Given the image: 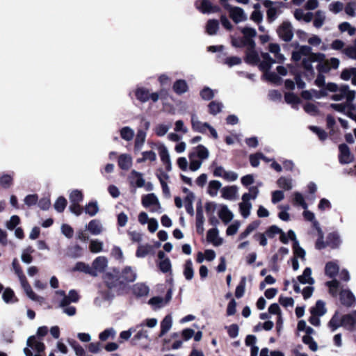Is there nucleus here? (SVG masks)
<instances>
[{
  "mask_svg": "<svg viewBox=\"0 0 356 356\" xmlns=\"http://www.w3.org/2000/svg\"><path fill=\"white\" fill-rule=\"evenodd\" d=\"M325 88L332 92H334L331 99L334 101H341L346 99L348 104H351V102L355 98V91L350 89L348 85H341L339 87L334 83H328L325 86Z\"/></svg>",
  "mask_w": 356,
  "mask_h": 356,
  "instance_id": "obj_1",
  "label": "nucleus"
},
{
  "mask_svg": "<svg viewBox=\"0 0 356 356\" xmlns=\"http://www.w3.org/2000/svg\"><path fill=\"white\" fill-rule=\"evenodd\" d=\"M268 50L274 58H271L268 53H261V62L259 63L261 70H270L273 63H282L285 60L284 56L280 53V47L276 43H270Z\"/></svg>",
  "mask_w": 356,
  "mask_h": 356,
  "instance_id": "obj_2",
  "label": "nucleus"
},
{
  "mask_svg": "<svg viewBox=\"0 0 356 356\" xmlns=\"http://www.w3.org/2000/svg\"><path fill=\"white\" fill-rule=\"evenodd\" d=\"M12 266L15 273L17 275L20 284L24 289L26 296L32 300L38 302L42 304L44 302V298L36 295L29 284L26 276L24 275L17 259H14L12 262Z\"/></svg>",
  "mask_w": 356,
  "mask_h": 356,
  "instance_id": "obj_3",
  "label": "nucleus"
},
{
  "mask_svg": "<svg viewBox=\"0 0 356 356\" xmlns=\"http://www.w3.org/2000/svg\"><path fill=\"white\" fill-rule=\"evenodd\" d=\"M209 156V151L205 146L199 145L195 147L188 154L190 170L193 172L199 170Z\"/></svg>",
  "mask_w": 356,
  "mask_h": 356,
  "instance_id": "obj_4",
  "label": "nucleus"
},
{
  "mask_svg": "<svg viewBox=\"0 0 356 356\" xmlns=\"http://www.w3.org/2000/svg\"><path fill=\"white\" fill-rule=\"evenodd\" d=\"M259 193V191L257 186H251L249 188V192L245 193L242 195V201L239 203L238 206L240 213L244 218H248L250 215L252 208V204L250 202V200H255L257 197Z\"/></svg>",
  "mask_w": 356,
  "mask_h": 356,
  "instance_id": "obj_5",
  "label": "nucleus"
},
{
  "mask_svg": "<svg viewBox=\"0 0 356 356\" xmlns=\"http://www.w3.org/2000/svg\"><path fill=\"white\" fill-rule=\"evenodd\" d=\"M191 127L194 131L206 134L207 131H209L211 136L214 138H218L217 131L207 122H203L200 120L196 113L191 114Z\"/></svg>",
  "mask_w": 356,
  "mask_h": 356,
  "instance_id": "obj_6",
  "label": "nucleus"
},
{
  "mask_svg": "<svg viewBox=\"0 0 356 356\" xmlns=\"http://www.w3.org/2000/svg\"><path fill=\"white\" fill-rule=\"evenodd\" d=\"M325 59V55L323 54L317 53L312 54L309 56L303 58L302 65L305 70V76L311 79L314 75V70L312 67V63L316 61H322Z\"/></svg>",
  "mask_w": 356,
  "mask_h": 356,
  "instance_id": "obj_7",
  "label": "nucleus"
},
{
  "mask_svg": "<svg viewBox=\"0 0 356 356\" xmlns=\"http://www.w3.org/2000/svg\"><path fill=\"white\" fill-rule=\"evenodd\" d=\"M56 300L59 301L60 307H65L71 302H76L79 299V294L74 290H70L68 295H66L64 291L58 290L56 291Z\"/></svg>",
  "mask_w": 356,
  "mask_h": 356,
  "instance_id": "obj_8",
  "label": "nucleus"
},
{
  "mask_svg": "<svg viewBox=\"0 0 356 356\" xmlns=\"http://www.w3.org/2000/svg\"><path fill=\"white\" fill-rule=\"evenodd\" d=\"M137 278V273L131 266H125L118 275V281L120 284H127L134 282Z\"/></svg>",
  "mask_w": 356,
  "mask_h": 356,
  "instance_id": "obj_9",
  "label": "nucleus"
},
{
  "mask_svg": "<svg viewBox=\"0 0 356 356\" xmlns=\"http://www.w3.org/2000/svg\"><path fill=\"white\" fill-rule=\"evenodd\" d=\"M240 30L243 35V38L242 39L244 41H242L243 44H246L247 47H255V42L253 38L257 35L256 30L248 26L240 28Z\"/></svg>",
  "mask_w": 356,
  "mask_h": 356,
  "instance_id": "obj_10",
  "label": "nucleus"
},
{
  "mask_svg": "<svg viewBox=\"0 0 356 356\" xmlns=\"http://www.w3.org/2000/svg\"><path fill=\"white\" fill-rule=\"evenodd\" d=\"M156 149L159 152L161 161L165 165L167 171H171L172 163L168 148L163 144L156 145Z\"/></svg>",
  "mask_w": 356,
  "mask_h": 356,
  "instance_id": "obj_11",
  "label": "nucleus"
},
{
  "mask_svg": "<svg viewBox=\"0 0 356 356\" xmlns=\"http://www.w3.org/2000/svg\"><path fill=\"white\" fill-rule=\"evenodd\" d=\"M277 33L280 38L286 42H289L293 37L292 26L289 22H283L279 29Z\"/></svg>",
  "mask_w": 356,
  "mask_h": 356,
  "instance_id": "obj_12",
  "label": "nucleus"
},
{
  "mask_svg": "<svg viewBox=\"0 0 356 356\" xmlns=\"http://www.w3.org/2000/svg\"><path fill=\"white\" fill-rule=\"evenodd\" d=\"M108 266V259L104 256L97 257L92 262V270L95 273V277L100 273H103Z\"/></svg>",
  "mask_w": 356,
  "mask_h": 356,
  "instance_id": "obj_13",
  "label": "nucleus"
},
{
  "mask_svg": "<svg viewBox=\"0 0 356 356\" xmlns=\"http://www.w3.org/2000/svg\"><path fill=\"white\" fill-rule=\"evenodd\" d=\"M339 149L340 152L339 159L341 163L348 164L353 161V156L347 145L341 144Z\"/></svg>",
  "mask_w": 356,
  "mask_h": 356,
  "instance_id": "obj_14",
  "label": "nucleus"
},
{
  "mask_svg": "<svg viewBox=\"0 0 356 356\" xmlns=\"http://www.w3.org/2000/svg\"><path fill=\"white\" fill-rule=\"evenodd\" d=\"M86 229L92 235L97 236L101 234L104 230V226L99 220H91L86 225Z\"/></svg>",
  "mask_w": 356,
  "mask_h": 356,
  "instance_id": "obj_15",
  "label": "nucleus"
},
{
  "mask_svg": "<svg viewBox=\"0 0 356 356\" xmlns=\"http://www.w3.org/2000/svg\"><path fill=\"white\" fill-rule=\"evenodd\" d=\"M229 15L232 20L236 24L244 22L248 18L244 10L239 7H230Z\"/></svg>",
  "mask_w": 356,
  "mask_h": 356,
  "instance_id": "obj_16",
  "label": "nucleus"
},
{
  "mask_svg": "<svg viewBox=\"0 0 356 356\" xmlns=\"http://www.w3.org/2000/svg\"><path fill=\"white\" fill-rule=\"evenodd\" d=\"M238 188L236 186H225L221 189L222 197L228 200H235L238 197Z\"/></svg>",
  "mask_w": 356,
  "mask_h": 356,
  "instance_id": "obj_17",
  "label": "nucleus"
},
{
  "mask_svg": "<svg viewBox=\"0 0 356 356\" xmlns=\"http://www.w3.org/2000/svg\"><path fill=\"white\" fill-rule=\"evenodd\" d=\"M340 300L346 306L351 307L355 303V297L350 290H342L340 293Z\"/></svg>",
  "mask_w": 356,
  "mask_h": 356,
  "instance_id": "obj_18",
  "label": "nucleus"
},
{
  "mask_svg": "<svg viewBox=\"0 0 356 356\" xmlns=\"http://www.w3.org/2000/svg\"><path fill=\"white\" fill-rule=\"evenodd\" d=\"M130 184L132 186L141 188L145 186V179H143V175L136 170H132L129 177Z\"/></svg>",
  "mask_w": 356,
  "mask_h": 356,
  "instance_id": "obj_19",
  "label": "nucleus"
},
{
  "mask_svg": "<svg viewBox=\"0 0 356 356\" xmlns=\"http://www.w3.org/2000/svg\"><path fill=\"white\" fill-rule=\"evenodd\" d=\"M132 157L128 154H122L118 157V165L124 170H128L132 166Z\"/></svg>",
  "mask_w": 356,
  "mask_h": 356,
  "instance_id": "obj_20",
  "label": "nucleus"
},
{
  "mask_svg": "<svg viewBox=\"0 0 356 356\" xmlns=\"http://www.w3.org/2000/svg\"><path fill=\"white\" fill-rule=\"evenodd\" d=\"M27 345L37 353H40L44 350V344L35 336L30 337L27 340Z\"/></svg>",
  "mask_w": 356,
  "mask_h": 356,
  "instance_id": "obj_21",
  "label": "nucleus"
},
{
  "mask_svg": "<svg viewBox=\"0 0 356 356\" xmlns=\"http://www.w3.org/2000/svg\"><path fill=\"white\" fill-rule=\"evenodd\" d=\"M196 6L202 13H211L217 11L218 8L213 6L209 0H202L200 1V5L196 3Z\"/></svg>",
  "mask_w": 356,
  "mask_h": 356,
  "instance_id": "obj_22",
  "label": "nucleus"
},
{
  "mask_svg": "<svg viewBox=\"0 0 356 356\" xmlns=\"http://www.w3.org/2000/svg\"><path fill=\"white\" fill-rule=\"evenodd\" d=\"M219 218L222 220L225 224L230 222L234 217L232 212L228 209L227 206L222 205L218 211Z\"/></svg>",
  "mask_w": 356,
  "mask_h": 356,
  "instance_id": "obj_23",
  "label": "nucleus"
},
{
  "mask_svg": "<svg viewBox=\"0 0 356 356\" xmlns=\"http://www.w3.org/2000/svg\"><path fill=\"white\" fill-rule=\"evenodd\" d=\"M298 280L301 284H308L312 285L314 284V279L312 277V269L309 267L306 268L302 275L298 277Z\"/></svg>",
  "mask_w": 356,
  "mask_h": 356,
  "instance_id": "obj_24",
  "label": "nucleus"
},
{
  "mask_svg": "<svg viewBox=\"0 0 356 356\" xmlns=\"http://www.w3.org/2000/svg\"><path fill=\"white\" fill-rule=\"evenodd\" d=\"M172 317L170 314L165 316V318L161 322V332L159 337H163L166 334L172 327Z\"/></svg>",
  "mask_w": 356,
  "mask_h": 356,
  "instance_id": "obj_25",
  "label": "nucleus"
},
{
  "mask_svg": "<svg viewBox=\"0 0 356 356\" xmlns=\"http://www.w3.org/2000/svg\"><path fill=\"white\" fill-rule=\"evenodd\" d=\"M330 107L337 112L346 113V111L349 112L351 111L352 110L355 109L356 108V106L353 105V102H351V104H348V102L340 104H331Z\"/></svg>",
  "mask_w": 356,
  "mask_h": 356,
  "instance_id": "obj_26",
  "label": "nucleus"
},
{
  "mask_svg": "<svg viewBox=\"0 0 356 356\" xmlns=\"http://www.w3.org/2000/svg\"><path fill=\"white\" fill-rule=\"evenodd\" d=\"M339 270V266L336 261L327 262L325 267V273L330 277H335Z\"/></svg>",
  "mask_w": 356,
  "mask_h": 356,
  "instance_id": "obj_27",
  "label": "nucleus"
},
{
  "mask_svg": "<svg viewBox=\"0 0 356 356\" xmlns=\"http://www.w3.org/2000/svg\"><path fill=\"white\" fill-rule=\"evenodd\" d=\"M149 90L144 87H138L135 91L136 99L143 103L149 100Z\"/></svg>",
  "mask_w": 356,
  "mask_h": 356,
  "instance_id": "obj_28",
  "label": "nucleus"
},
{
  "mask_svg": "<svg viewBox=\"0 0 356 356\" xmlns=\"http://www.w3.org/2000/svg\"><path fill=\"white\" fill-rule=\"evenodd\" d=\"M207 240L215 246H218L222 243V240L218 238V230L216 228L211 229L208 231Z\"/></svg>",
  "mask_w": 356,
  "mask_h": 356,
  "instance_id": "obj_29",
  "label": "nucleus"
},
{
  "mask_svg": "<svg viewBox=\"0 0 356 356\" xmlns=\"http://www.w3.org/2000/svg\"><path fill=\"white\" fill-rule=\"evenodd\" d=\"M188 90V84L184 79H179L176 81L173 85V90L178 95L184 94Z\"/></svg>",
  "mask_w": 356,
  "mask_h": 356,
  "instance_id": "obj_30",
  "label": "nucleus"
},
{
  "mask_svg": "<svg viewBox=\"0 0 356 356\" xmlns=\"http://www.w3.org/2000/svg\"><path fill=\"white\" fill-rule=\"evenodd\" d=\"M245 60L250 64H257L259 60V57L254 47H247Z\"/></svg>",
  "mask_w": 356,
  "mask_h": 356,
  "instance_id": "obj_31",
  "label": "nucleus"
},
{
  "mask_svg": "<svg viewBox=\"0 0 356 356\" xmlns=\"http://www.w3.org/2000/svg\"><path fill=\"white\" fill-rule=\"evenodd\" d=\"M152 251V246L149 244H140L136 252L138 258H144Z\"/></svg>",
  "mask_w": 356,
  "mask_h": 356,
  "instance_id": "obj_32",
  "label": "nucleus"
},
{
  "mask_svg": "<svg viewBox=\"0 0 356 356\" xmlns=\"http://www.w3.org/2000/svg\"><path fill=\"white\" fill-rule=\"evenodd\" d=\"M149 291V287L143 283H137L133 286V292L137 296H147Z\"/></svg>",
  "mask_w": 356,
  "mask_h": 356,
  "instance_id": "obj_33",
  "label": "nucleus"
},
{
  "mask_svg": "<svg viewBox=\"0 0 356 356\" xmlns=\"http://www.w3.org/2000/svg\"><path fill=\"white\" fill-rule=\"evenodd\" d=\"M13 184V175L7 173H3L0 175V186L5 189H8L12 186Z\"/></svg>",
  "mask_w": 356,
  "mask_h": 356,
  "instance_id": "obj_34",
  "label": "nucleus"
},
{
  "mask_svg": "<svg viewBox=\"0 0 356 356\" xmlns=\"http://www.w3.org/2000/svg\"><path fill=\"white\" fill-rule=\"evenodd\" d=\"M159 202V199L154 193H149L142 197V204L145 208H149Z\"/></svg>",
  "mask_w": 356,
  "mask_h": 356,
  "instance_id": "obj_35",
  "label": "nucleus"
},
{
  "mask_svg": "<svg viewBox=\"0 0 356 356\" xmlns=\"http://www.w3.org/2000/svg\"><path fill=\"white\" fill-rule=\"evenodd\" d=\"M222 184L218 180H212L209 183L207 193L211 197H216L218 195Z\"/></svg>",
  "mask_w": 356,
  "mask_h": 356,
  "instance_id": "obj_36",
  "label": "nucleus"
},
{
  "mask_svg": "<svg viewBox=\"0 0 356 356\" xmlns=\"http://www.w3.org/2000/svg\"><path fill=\"white\" fill-rule=\"evenodd\" d=\"M99 211V208L97 201L90 202L84 208L85 213L91 217L95 216Z\"/></svg>",
  "mask_w": 356,
  "mask_h": 356,
  "instance_id": "obj_37",
  "label": "nucleus"
},
{
  "mask_svg": "<svg viewBox=\"0 0 356 356\" xmlns=\"http://www.w3.org/2000/svg\"><path fill=\"white\" fill-rule=\"evenodd\" d=\"M183 274L187 280H191L194 276V270L193 268L192 261L187 260L184 265Z\"/></svg>",
  "mask_w": 356,
  "mask_h": 356,
  "instance_id": "obj_38",
  "label": "nucleus"
},
{
  "mask_svg": "<svg viewBox=\"0 0 356 356\" xmlns=\"http://www.w3.org/2000/svg\"><path fill=\"white\" fill-rule=\"evenodd\" d=\"M325 304L322 300H318L316 305L311 308V314L317 316H323L326 313Z\"/></svg>",
  "mask_w": 356,
  "mask_h": 356,
  "instance_id": "obj_39",
  "label": "nucleus"
},
{
  "mask_svg": "<svg viewBox=\"0 0 356 356\" xmlns=\"http://www.w3.org/2000/svg\"><path fill=\"white\" fill-rule=\"evenodd\" d=\"M75 271L83 272L85 273L89 274L93 277H95V273L92 270V266L83 263V262H78L75 265L73 268Z\"/></svg>",
  "mask_w": 356,
  "mask_h": 356,
  "instance_id": "obj_40",
  "label": "nucleus"
},
{
  "mask_svg": "<svg viewBox=\"0 0 356 356\" xmlns=\"http://www.w3.org/2000/svg\"><path fill=\"white\" fill-rule=\"evenodd\" d=\"M115 330L113 327H109L99 333V339L102 341H106L109 339H113L115 337Z\"/></svg>",
  "mask_w": 356,
  "mask_h": 356,
  "instance_id": "obj_41",
  "label": "nucleus"
},
{
  "mask_svg": "<svg viewBox=\"0 0 356 356\" xmlns=\"http://www.w3.org/2000/svg\"><path fill=\"white\" fill-rule=\"evenodd\" d=\"M342 324L346 327H353L356 325V310L342 318Z\"/></svg>",
  "mask_w": 356,
  "mask_h": 356,
  "instance_id": "obj_42",
  "label": "nucleus"
},
{
  "mask_svg": "<svg viewBox=\"0 0 356 356\" xmlns=\"http://www.w3.org/2000/svg\"><path fill=\"white\" fill-rule=\"evenodd\" d=\"M147 134L143 130L139 129L137 132L136 137L135 139V148L136 149H140L143 147L145 138H146Z\"/></svg>",
  "mask_w": 356,
  "mask_h": 356,
  "instance_id": "obj_43",
  "label": "nucleus"
},
{
  "mask_svg": "<svg viewBox=\"0 0 356 356\" xmlns=\"http://www.w3.org/2000/svg\"><path fill=\"white\" fill-rule=\"evenodd\" d=\"M121 138L126 140L130 141L134 138V131L129 127H124L120 131Z\"/></svg>",
  "mask_w": 356,
  "mask_h": 356,
  "instance_id": "obj_44",
  "label": "nucleus"
},
{
  "mask_svg": "<svg viewBox=\"0 0 356 356\" xmlns=\"http://www.w3.org/2000/svg\"><path fill=\"white\" fill-rule=\"evenodd\" d=\"M208 107L209 113L213 115H216L220 112H221L223 108V104L222 102H220L212 101L211 102L209 103Z\"/></svg>",
  "mask_w": 356,
  "mask_h": 356,
  "instance_id": "obj_45",
  "label": "nucleus"
},
{
  "mask_svg": "<svg viewBox=\"0 0 356 356\" xmlns=\"http://www.w3.org/2000/svg\"><path fill=\"white\" fill-rule=\"evenodd\" d=\"M277 184L280 188L287 191L291 190L293 187L292 179L285 177L279 178L277 181Z\"/></svg>",
  "mask_w": 356,
  "mask_h": 356,
  "instance_id": "obj_46",
  "label": "nucleus"
},
{
  "mask_svg": "<svg viewBox=\"0 0 356 356\" xmlns=\"http://www.w3.org/2000/svg\"><path fill=\"white\" fill-rule=\"evenodd\" d=\"M70 203H81L83 200V195L81 191L73 190L69 195Z\"/></svg>",
  "mask_w": 356,
  "mask_h": 356,
  "instance_id": "obj_47",
  "label": "nucleus"
},
{
  "mask_svg": "<svg viewBox=\"0 0 356 356\" xmlns=\"http://www.w3.org/2000/svg\"><path fill=\"white\" fill-rule=\"evenodd\" d=\"M314 227L317 229L318 232V238L316 243V248L318 250L323 249L325 248L326 245L323 242V232L317 221L314 222Z\"/></svg>",
  "mask_w": 356,
  "mask_h": 356,
  "instance_id": "obj_48",
  "label": "nucleus"
},
{
  "mask_svg": "<svg viewBox=\"0 0 356 356\" xmlns=\"http://www.w3.org/2000/svg\"><path fill=\"white\" fill-rule=\"evenodd\" d=\"M325 285L329 288V293L334 297H336L338 293V289L339 287V282L334 279L331 281L327 282Z\"/></svg>",
  "mask_w": 356,
  "mask_h": 356,
  "instance_id": "obj_49",
  "label": "nucleus"
},
{
  "mask_svg": "<svg viewBox=\"0 0 356 356\" xmlns=\"http://www.w3.org/2000/svg\"><path fill=\"white\" fill-rule=\"evenodd\" d=\"M149 304L151 305L154 309H159L168 304V301L161 297H154L149 300Z\"/></svg>",
  "mask_w": 356,
  "mask_h": 356,
  "instance_id": "obj_50",
  "label": "nucleus"
},
{
  "mask_svg": "<svg viewBox=\"0 0 356 356\" xmlns=\"http://www.w3.org/2000/svg\"><path fill=\"white\" fill-rule=\"evenodd\" d=\"M103 242L97 239H93L90 241L89 249L92 253H98L103 250Z\"/></svg>",
  "mask_w": 356,
  "mask_h": 356,
  "instance_id": "obj_51",
  "label": "nucleus"
},
{
  "mask_svg": "<svg viewBox=\"0 0 356 356\" xmlns=\"http://www.w3.org/2000/svg\"><path fill=\"white\" fill-rule=\"evenodd\" d=\"M70 346L73 348L76 356H86V350L74 340H68Z\"/></svg>",
  "mask_w": 356,
  "mask_h": 356,
  "instance_id": "obj_52",
  "label": "nucleus"
},
{
  "mask_svg": "<svg viewBox=\"0 0 356 356\" xmlns=\"http://www.w3.org/2000/svg\"><path fill=\"white\" fill-rule=\"evenodd\" d=\"M269 70H262L264 72V76L265 79L275 84H280L281 82V79L275 72H270Z\"/></svg>",
  "mask_w": 356,
  "mask_h": 356,
  "instance_id": "obj_53",
  "label": "nucleus"
},
{
  "mask_svg": "<svg viewBox=\"0 0 356 356\" xmlns=\"http://www.w3.org/2000/svg\"><path fill=\"white\" fill-rule=\"evenodd\" d=\"M245 286H246V277H242L241 279V281H240L239 284H238V286H236V291H235V296L237 298H240L244 295Z\"/></svg>",
  "mask_w": 356,
  "mask_h": 356,
  "instance_id": "obj_54",
  "label": "nucleus"
},
{
  "mask_svg": "<svg viewBox=\"0 0 356 356\" xmlns=\"http://www.w3.org/2000/svg\"><path fill=\"white\" fill-rule=\"evenodd\" d=\"M339 29L341 32L343 33L347 31L348 35L352 36L356 33V29L350 25L349 22H344L339 25Z\"/></svg>",
  "mask_w": 356,
  "mask_h": 356,
  "instance_id": "obj_55",
  "label": "nucleus"
},
{
  "mask_svg": "<svg viewBox=\"0 0 356 356\" xmlns=\"http://www.w3.org/2000/svg\"><path fill=\"white\" fill-rule=\"evenodd\" d=\"M111 254L114 259L119 261L120 263L124 262V258L123 252L119 246L114 245L111 249Z\"/></svg>",
  "mask_w": 356,
  "mask_h": 356,
  "instance_id": "obj_56",
  "label": "nucleus"
},
{
  "mask_svg": "<svg viewBox=\"0 0 356 356\" xmlns=\"http://www.w3.org/2000/svg\"><path fill=\"white\" fill-rule=\"evenodd\" d=\"M343 53L348 58L356 60V39L353 45L348 46L343 50Z\"/></svg>",
  "mask_w": 356,
  "mask_h": 356,
  "instance_id": "obj_57",
  "label": "nucleus"
},
{
  "mask_svg": "<svg viewBox=\"0 0 356 356\" xmlns=\"http://www.w3.org/2000/svg\"><path fill=\"white\" fill-rule=\"evenodd\" d=\"M293 203L295 205L301 206L304 209H307V204L305 202L303 195L299 192L293 193Z\"/></svg>",
  "mask_w": 356,
  "mask_h": 356,
  "instance_id": "obj_58",
  "label": "nucleus"
},
{
  "mask_svg": "<svg viewBox=\"0 0 356 356\" xmlns=\"http://www.w3.org/2000/svg\"><path fill=\"white\" fill-rule=\"evenodd\" d=\"M218 26H219V24L217 20H215V19L209 20L207 24V26H206L207 32L209 35H213V34L216 33V32L218 29Z\"/></svg>",
  "mask_w": 356,
  "mask_h": 356,
  "instance_id": "obj_59",
  "label": "nucleus"
},
{
  "mask_svg": "<svg viewBox=\"0 0 356 356\" xmlns=\"http://www.w3.org/2000/svg\"><path fill=\"white\" fill-rule=\"evenodd\" d=\"M170 124H159L156 126L154 131L158 136H163L170 129Z\"/></svg>",
  "mask_w": 356,
  "mask_h": 356,
  "instance_id": "obj_60",
  "label": "nucleus"
},
{
  "mask_svg": "<svg viewBox=\"0 0 356 356\" xmlns=\"http://www.w3.org/2000/svg\"><path fill=\"white\" fill-rule=\"evenodd\" d=\"M67 206V200L64 197H59L54 203V209L56 211L63 212Z\"/></svg>",
  "mask_w": 356,
  "mask_h": 356,
  "instance_id": "obj_61",
  "label": "nucleus"
},
{
  "mask_svg": "<svg viewBox=\"0 0 356 356\" xmlns=\"http://www.w3.org/2000/svg\"><path fill=\"white\" fill-rule=\"evenodd\" d=\"M15 293L14 291L10 289L6 288L2 295V298L3 301L6 303H10L14 302L15 301Z\"/></svg>",
  "mask_w": 356,
  "mask_h": 356,
  "instance_id": "obj_62",
  "label": "nucleus"
},
{
  "mask_svg": "<svg viewBox=\"0 0 356 356\" xmlns=\"http://www.w3.org/2000/svg\"><path fill=\"white\" fill-rule=\"evenodd\" d=\"M325 19V14L323 11L318 10L315 14V19L314 20V25L316 28H320L323 26Z\"/></svg>",
  "mask_w": 356,
  "mask_h": 356,
  "instance_id": "obj_63",
  "label": "nucleus"
},
{
  "mask_svg": "<svg viewBox=\"0 0 356 356\" xmlns=\"http://www.w3.org/2000/svg\"><path fill=\"white\" fill-rule=\"evenodd\" d=\"M345 13L350 17L356 16V1H352L348 2L345 7Z\"/></svg>",
  "mask_w": 356,
  "mask_h": 356,
  "instance_id": "obj_64",
  "label": "nucleus"
}]
</instances>
